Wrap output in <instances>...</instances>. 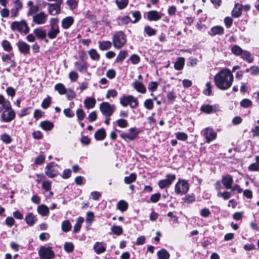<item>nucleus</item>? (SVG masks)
<instances>
[{"label": "nucleus", "instance_id": "1", "mask_svg": "<svg viewBox=\"0 0 259 259\" xmlns=\"http://www.w3.org/2000/svg\"><path fill=\"white\" fill-rule=\"evenodd\" d=\"M234 76L229 69L224 68L214 76V82L218 88L221 90L229 89L233 83Z\"/></svg>", "mask_w": 259, "mask_h": 259}, {"label": "nucleus", "instance_id": "2", "mask_svg": "<svg viewBox=\"0 0 259 259\" xmlns=\"http://www.w3.org/2000/svg\"><path fill=\"white\" fill-rule=\"evenodd\" d=\"M0 105L5 109L2 115V118L5 122H10L15 117V112L12 109L9 101L6 100L3 95H0Z\"/></svg>", "mask_w": 259, "mask_h": 259}, {"label": "nucleus", "instance_id": "3", "mask_svg": "<svg viewBox=\"0 0 259 259\" xmlns=\"http://www.w3.org/2000/svg\"><path fill=\"white\" fill-rule=\"evenodd\" d=\"M113 45L117 49H121L126 42V37L121 31L115 33L112 38Z\"/></svg>", "mask_w": 259, "mask_h": 259}, {"label": "nucleus", "instance_id": "4", "mask_svg": "<svg viewBox=\"0 0 259 259\" xmlns=\"http://www.w3.org/2000/svg\"><path fill=\"white\" fill-rule=\"evenodd\" d=\"M231 51L235 55L241 56V58L248 63H251L253 61V58L251 56L250 53L247 51L243 50L238 45H234L232 47Z\"/></svg>", "mask_w": 259, "mask_h": 259}, {"label": "nucleus", "instance_id": "5", "mask_svg": "<svg viewBox=\"0 0 259 259\" xmlns=\"http://www.w3.org/2000/svg\"><path fill=\"white\" fill-rule=\"evenodd\" d=\"M11 28L12 30H17L20 33L27 34L29 31V28L25 20L21 21H14L12 23Z\"/></svg>", "mask_w": 259, "mask_h": 259}, {"label": "nucleus", "instance_id": "6", "mask_svg": "<svg viewBox=\"0 0 259 259\" xmlns=\"http://www.w3.org/2000/svg\"><path fill=\"white\" fill-rule=\"evenodd\" d=\"M120 103L123 107L129 105L132 108H135L138 105V101L132 95L124 96L120 100Z\"/></svg>", "mask_w": 259, "mask_h": 259}, {"label": "nucleus", "instance_id": "7", "mask_svg": "<svg viewBox=\"0 0 259 259\" xmlns=\"http://www.w3.org/2000/svg\"><path fill=\"white\" fill-rule=\"evenodd\" d=\"M38 254L40 259H53L55 253L51 247L42 246L38 250Z\"/></svg>", "mask_w": 259, "mask_h": 259}, {"label": "nucleus", "instance_id": "8", "mask_svg": "<svg viewBox=\"0 0 259 259\" xmlns=\"http://www.w3.org/2000/svg\"><path fill=\"white\" fill-rule=\"evenodd\" d=\"M189 189V183L185 180H181L178 181L175 187V192L177 194H185L188 192Z\"/></svg>", "mask_w": 259, "mask_h": 259}, {"label": "nucleus", "instance_id": "9", "mask_svg": "<svg viewBox=\"0 0 259 259\" xmlns=\"http://www.w3.org/2000/svg\"><path fill=\"white\" fill-rule=\"evenodd\" d=\"M100 110L103 115L106 117H110L114 112L115 109L114 105H111L109 103L104 102L100 105Z\"/></svg>", "mask_w": 259, "mask_h": 259}, {"label": "nucleus", "instance_id": "10", "mask_svg": "<svg viewBox=\"0 0 259 259\" xmlns=\"http://www.w3.org/2000/svg\"><path fill=\"white\" fill-rule=\"evenodd\" d=\"M59 166L53 162L47 165L46 167V174L50 178L56 177L58 174Z\"/></svg>", "mask_w": 259, "mask_h": 259}, {"label": "nucleus", "instance_id": "11", "mask_svg": "<svg viewBox=\"0 0 259 259\" xmlns=\"http://www.w3.org/2000/svg\"><path fill=\"white\" fill-rule=\"evenodd\" d=\"M176 175L167 174L165 179L161 180L158 182V186L160 189L169 187L176 179Z\"/></svg>", "mask_w": 259, "mask_h": 259}, {"label": "nucleus", "instance_id": "12", "mask_svg": "<svg viewBox=\"0 0 259 259\" xmlns=\"http://www.w3.org/2000/svg\"><path fill=\"white\" fill-rule=\"evenodd\" d=\"M45 5H48L49 6L48 11L50 15H56L60 13L61 11V5L63 3H59V2H56V3L51 4L47 3L44 2Z\"/></svg>", "mask_w": 259, "mask_h": 259}, {"label": "nucleus", "instance_id": "13", "mask_svg": "<svg viewBox=\"0 0 259 259\" xmlns=\"http://www.w3.org/2000/svg\"><path fill=\"white\" fill-rule=\"evenodd\" d=\"M202 132H203V136L207 143H209L211 141L215 140L217 137V133L209 127L204 128Z\"/></svg>", "mask_w": 259, "mask_h": 259}, {"label": "nucleus", "instance_id": "14", "mask_svg": "<svg viewBox=\"0 0 259 259\" xmlns=\"http://www.w3.org/2000/svg\"><path fill=\"white\" fill-rule=\"evenodd\" d=\"M48 15L44 12L37 13L33 16V21L37 25L44 24L47 21Z\"/></svg>", "mask_w": 259, "mask_h": 259}, {"label": "nucleus", "instance_id": "15", "mask_svg": "<svg viewBox=\"0 0 259 259\" xmlns=\"http://www.w3.org/2000/svg\"><path fill=\"white\" fill-rule=\"evenodd\" d=\"M138 134V132H136V127H132L129 130L128 133H122L120 135V136L125 140L133 141L136 139Z\"/></svg>", "mask_w": 259, "mask_h": 259}, {"label": "nucleus", "instance_id": "16", "mask_svg": "<svg viewBox=\"0 0 259 259\" xmlns=\"http://www.w3.org/2000/svg\"><path fill=\"white\" fill-rule=\"evenodd\" d=\"M14 8L10 11L11 17L15 18L19 15V12L22 9V3L18 1H14Z\"/></svg>", "mask_w": 259, "mask_h": 259}, {"label": "nucleus", "instance_id": "17", "mask_svg": "<svg viewBox=\"0 0 259 259\" xmlns=\"http://www.w3.org/2000/svg\"><path fill=\"white\" fill-rule=\"evenodd\" d=\"M19 51L24 55L28 54L30 52V46L23 41H19L17 44Z\"/></svg>", "mask_w": 259, "mask_h": 259}, {"label": "nucleus", "instance_id": "18", "mask_svg": "<svg viewBox=\"0 0 259 259\" xmlns=\"http://www.w3.org/2000/svg\"><path fill=\"white\" fill-rule=\"evenodd\" d=\"M222 182L226 189H230L232 188L233 179L232 177L227 175L223 177Z\"/></svg>", "mask_w": 259, "mask_h": 259}, {"label": "nucleus", "instance_id": "19", "mask_svg": "<svg viewBox=\"0 0 259 259\" xmlns=\"http://www.w3.org/2000/svg\"><path fill=\"white\" fill-rule=\"evenodd\" d=\"M147 18L149 21H157L161 19V15L156 11H150L147 13Z\"/></svg>", "mask_w": 259, "mask_h": 259}, {"label": "nucleus", "instance_id": "20", "mask_svg": "<svg viewBox=\"0 0 259 259\" xmlns=\"http://www.w3.org/2000/svg\"><path fill=\"white\" fill-rule=\"evenodd\" d=\"M74 22V19L72 17H67L64 18L61 22L62 27L65 29L69 28Z\"/></svg>", "mask_w": 259, "mask_h": 259}, {"label": "nucleus", "instance_id": "21", "mask_svg": "<svg viewBox=\"0 0 259 259\" xmlns=\"http://www.w3.org/2000/svg\"><path fill=\"white\" fill-rule=\"evenodd\" d=\"M26 223L30 226H33L37 221L36 215L32 213H28L25 217Z\"/></svg>", "mask_w": 259, "mask_h": 259}, {"label": "nucleus", "instance_id": "22", "mask_svg": "<svg viewBox=\"0 0 259 259\" xmlns=\"http://www.w3.org/2000/svg\"><path fill=\"white\" fill-rule=\"evenodd\" d=\"M224 33V28L220 26H215L211 28L209 34L211 35H222Z\"/></svg>", "mask_w": 259, "mask_h": 259}, {"label": "nucleus", "instance_id": "23", "mask_svg": "<svg viewBox=\"0 0 259 259\" xmlns=\"http://www.w3.org/2000/svg\"><path fill=\"white\" fill-rule=\"evenodd\" d=\"M74 64L76 68L80 72L85 73L87 71L88 65L85 62L77 61Z\"/></svg>", "mask_w": 259, "mask_h": 259}, {"label": "nucleus", "instance_id": "24", "mask_svg": "<svg viewBox=\"0 0 259 259\" xmlns=\"http://www.w3.org/2000/svg\"><path fill=\"white\" fill-rule=\"evenodd\" d=\"M94 249L97 254H101L104 252L106 248L103 245L102 242H96L94 245Z\"/></svg>", "mask_w": 259, "mask_h": 259}, {"label": "nucleus", "instance_id": "25", "mask_svg": "<svg viewBox=\"0 0 259 259\" xmlns=\"http://www.w3.org/2000/svg\"><path fill=\"white\" fill-rule=\"evenodd\" d=\"M133 86L137 92L142 94L145 93L146 91V89L144 84L141 82L138 81H134L133 83Z\"/></svg>", "mask_w": 259, "mask_h": 259}, {"label": "nucleus", "instance_id": "26", "mask_svg": "<svg viewBox=\"0 0 259 259\" xmlns=\"http://www.w3.org/2000/svg\"><path fill=\"white\" fill-rule=\"evenodd\" d=\"M106 132L104 128L98 130L95 133V138L98 141H101L105 139Z\"/></svg>", "mask_w": 259, "mask_h": 259}, {"label": "nucleus", "instance_id": "27", "mask_svg": "<svg viewBox=\"0 0 259 259\" xmlns=\"http://www.w3.org/2000/svg\"><path fill=\"white\" fill-rule=\"evenodd\" d=\"M96 103V100L93 98H87L84 101V106L87 109L94 108Z\"/></svg>", "mask_w": 259, "mask_h": 259}, {"label": "nucleus", "instance_id": "28", "mask_svg": "<svg viewBox=\"0 0 259 259\" xmlns=\"http://www.w3.org/2000/svg\"><path fill=\"white\" fill-rule=\"evenodd\" d=\"M59 32L60 30L58 27H51L48 32V35L50 39H54L56 37Z\"/></svg>", "mask_w": 259, "mask_h": 259}, {"label": "nucleus", "instance_id": "29", "mask_svg": "<svg viewBox=\"0 0 259 259\" xmlns=\"http://www.w3.org/2000/svg\"><path fill=\"white\" fill-rule=\"evenodd\" d=\"M111 46V42L108 40L99 42V49L102 51L107 50L109 49Z\"/></svg>", "mask_w": 259, "mask_h": 259}, {"label": "nucleus", "instance_id": "30", "mask_svg": "<svg viewBox=\"0 0 259 259\" xmlns=\"http://www.w3.org/2000/svg\"><path fill=\"white\" fill-rule=\"evenodd\" d=\"M242 6L239 4H236L232 12V16L236 18L239 17L242 14Z\"/></svg>", "mask_w": 259, "mask_h": 259}, {"label": "nucleus", "instance_id": "31", "mask_svg": "<svg viewBox=\"0 0 259 259\" xmlns=\"http://www.w3.org/2000/svg\"><path fill=\"white\" fill-rule=\"evenodd\" d=\"M37 212L42 216H46L49 213V209L46 205L41 204L38 206Z\"/></svg>", "mask_w": 259, "mask_h": 259}, {"label": "nucleus", "instance_id": "32", "mask_svg": "<svg viewBox=\"0 0 259 259\" xmlns=\"http://www.w3.org/2000/svg\"><path fill=\"white\" fill-rule=\"evenodd\" d=\"M40 126L45 131H51L54 124L52 122L49 121H44L40 123Z\"/></svg>", "mask_w": 259, "mask_h": 259}, {"label": "nucleus", "instance_id": "33", "mask_svg": "<svg viewBox=\"0 0 259 259\" xmlns=\"http://www.w3.org/2000/svg\"><path fill=\"white\" fill-rule=\"evenodd\" d=\"M185 63V59L183 57L179 58L175 63V68L177 70L183 69Z\"/></svg>", "mask_w": 259, "mask_h": 259}, {"label": "nucleus", "instance_id": "34", "mask_svg": "<svg viewBox=\"0 0 259 259\" xmlns=\"http://www.w3.org/2000/svg\"><path fill=\"white\" fill-rule=\"evenodd\" d=\"M2 59L4 62L10 64L11 67H14L16 66L15 62L12 59L10 55L8 54L3 55L2 57Z\"/></svg>", "mask_w": 259, "mask_h": 259}, {"label": "nucleus", "instance_id": "35", "mask_svg": "<svg viewBox=\"0 0 259 259\" xmlns=\"http://www.w3.org/2000/svg\"><path fill=\"white\" fill-rule=\"evenodd\" d=\"M157 256L159 259H169L170 255L166 250L162 249L157 252Z\"/></svg>", "mask_w": 259, "mask_h": 259}, {"label": "nucleus", "instance_id": "36", "mask_svg": "<svg viewBox=\"0 0 259 259\" xmlns=\"http://www.w3.org/2000/svg\"><path fill=\"white\" fill-rule=\"evenodd\" d=\"M33 33L38 38L40 39L44 38L46 36V31L40 28H36L34 30Z\"/></svg>", "mask_w": 259, "mask_h": 259}, {"label": "nucleus", "instance_id": "37", "mask_svg": "<svg viewBox=\"0 0 259 259\" xmlns=\"http://www.w3.org/2000/svg\"><path fill=\"white\" fill-rule=\"evenodd\" d=\"M200 110L201 112L206 114H210L214 112L213 107L209 105H204L202 106Z\"/></svg>", "mask_w": 259, "mask_h": 259}, {"label": "nucleus", "instance_id": "38", "mask_svg": "<svg viewBox=\"0 0 259 259\" xmlns=\"http://www.w3.org/2000/svg\"><path fill=\"white\" fill-rule=\"evenodd\" d=\"M137 179V176L134 173H132L129 176L125 177L124 179V182L126 184H130L134 182Z\"/></svg>", "mask_w": 259, "mask_h": 259}, {"label": "nucleus", "instance_id": "39", "mask_svg": "<svg viewBox=\"0 0 259 259\" xmlns=\"http://www.w3.org/2000/svg\"><path fill=\"white\" fill-rule=\"evenodd\" d=\"M127 55V52L125 50L120 51L118 54L115 61L116 62H122Z\"/></svg>", "mask_w": 259, "mask_h": 259}, {"label": "nucleus", "instance_id": "40", "mask_svg": "<svg viewBox=\"0 0 259 259\" xmlns=\"http://www.w3.org/2000/svg\"><path fill=\"white\" fill-rule=\"evenodd\" d=\"M88 53L92 60L96 61L99 60L100 55L95 49H93L90 50L88 52Z\"/></svg>", "mask_w": 259, "mask_h": 259}, {"label": "nucleus", "instance_id": "41", "mask_svg": "<svg viewBox=\"0 0 259 259\" xmlns=\"http://www.w3.org/2000/svg\"><path fill=\"white\" fill-rule=\"evenodd\" d=\"M84 221V219L82 217H79L77 220V222L74 226L73 232L74 233L78 232L81 228V224Z\"/></svg>", "mask_w": 259, "mask_h": 259}, {"label": "nucleus", "instance_id": "42", "mask_svg": "<svg viewBox=\"0 0 259 259\" xmlns=\"http://www.w3.org/2000/svg\"><path fill=\"white\" fill-rule=\"evenodd\" d=\"M61 228L64 232H67L70 230L71 225L69 221H64L62 223Z\"/></svg>", "mask_w": 259, "mask_h": 259}, {"label": "nucleus", "instance_id": "43", "mask_svg": "<svg viewBox=\"0 0 259 259\" xmlns=\"http://www.w3.org/2000/svg\"><path fill=\"white\" fill-rule=\"evenodd\" d=\"M117 208L122 211H125L128 207V204L124 200H120L117 203Z\"/></svg>", "mask_w": 259, "mask_h": 259}, {"label": "nucleus", "instance_id": "44", "mask_svg": "<svg viewBox=\"0 0 259 259\" xmlns=\"http://www.w3.org/2000/svg\"><path fill=\"white\" fill-rule=\"evenodd\" d=\"M55 89L61 95H64L66 93V90L62 83H58L55 85Z\"/></svg>", "mask_w": 259, "mask_h": 259}, {"label": "nucleus", "instance_id": "45", "mask_svg": "<svg viewBox=\"0 0 259 259\" xmlns=\"http://www.w3.org/2000/svg\"><path fill=\"white\" fill-rule=\"evenodd\" d=\"M111 230L113 234L117 235H120L123 232L122 228L119 226H113L111 228Z\"/></svg>", "mask_w": 259, "mask_h": 259}, {"label": "nucleus", "instance_id": "46", "mask_svg": "<svg viewBox=\"0 0 259 259\" xmlns=\"http://www.w3.org/2000/svg\"><path fill=\"white\" fill-rule=\"evenodd\" d=\"M128 0H116V3L119 9L125 8L128 4Z\"/></svg>", "mask_w": 259, "mask_h": 259}, {"label": "nucleus", "instance_id": "47", "mask_svg": "<svg viewBox=\"0 0 259 259\" xmlns=\"http://www.w3.org/2000/svg\"><path fill=\"white\" fill-rule=\"evenodd\" d=\"M231 193L228 191L224 192H219L217 193V196L219 197H222L224 199L227 200L231 197Z\"/></svg>", "mask_w": 259, "mask_h": 259}, {"label": "nucleus", "instance_id": "48", "mask_svg": "<svg viewBox=\"0 0 259 259\" xmlns=\"http://www.w3.org/2000/svg\"><path fill=\"white\" fill-rule=\"evenodd\" d=\"M78 2V0H67L66 3L69 6L70 9L73 10L77 7Z\"/></svg>", "mask_w": 259, "mask_h": 259}, {"label": "nucleus", "instance_id": "49", "mask_svg": "<svg viewBox=\"0 0 259 259\" xmlns=\"http://www.w3.org/2000/svg\"><path fill=\"white\" fill-rule=\"evenodd\" d=\"M145 32L148 36H152L156 34V30L149 26H146L144 29Z\"/></svg>", "mask_w": 259, "mask_h": 259}, {"label": "nucleus", "instance_id": "50", "mask_svg": "<svg viewBox=\"0 0 259 259\" xmlns=\"http://www.w3.org/2000/svg\"><path fill=\"white\" fill-rule=\"evenodd\" d=\"M51 98L48 96L47 98L45 99L41 103V107L44 109H47L51 104Z\"/></svg>", "mask_w": 259, "mask_h": 259}, {"label": "nucleus", "instance_id": "51", "mask_svg": "<svg viewBox=\"0 0 259 259\" xmlns=\"http://www.w3.org/2000/svg\"><path fill=\"white\" fill-rule=\"evenodd\" d=\"M252 104L251 100L248 99H244L240 102V105L243 108H248Z\"/></svg>", "mask_w": 259, "mask_h": 259}, {"label": "nucleus", "instance_id": "52", "mask_svg": "<svg viewBox=\"0 0 259 259\" xmlns=\"http://www.w3.org/2000/svg\"><path fill=\"white\" fill-rule=\"evenodd\" d=\"M64 249L68 252H71L74 248V245L71 242H66L64 246Z\"/></svg>", "mask_w": 259, "mask_h": 259}, {"label": "nucleus", "instance_id": "53", "mask_svg": "<svg viewBox=\"0 0 259 259\" xmlns=\"http://www.w3.org/2000/svg\"><path fill=\"white\" fill-rule=\"evenodd\" d=\"M144 105V107L148 110H151L153 108V103L151 99L146 100Z\"/></svg>", "mask_w": 259, "mask_h": 259}, {"label": "nucleus", "instance_id": "54", "mask_svg": "<svg viewBox=\"0 0 259 259\" xmlns=\"http://www.w3.org/2000/svg\"><path fill=\"white\" fill-rule=\"evenodd\" d=\"M176 138L182 141H185L188 138V136L186 134L183 132H179L176 134Z\"/></svg>", "mask_w": 259, "mask_h": 259}, {"label": "nucleus", "instance_id": "55", "mask_svg": "<svg viewBox=\"0 0 259 259\" xmlns=\"http://www.w3.org/2000/svg\"><path fill=\"white\" fill-rule=\"evenodd\" d=\"M117 95V92L116 90L112 89L107 91L106 97L109 99L110 97L115 98Z\"/></svg>", "mask_w": 259, "mask_h": 259}, {"label": "nucleus", "instance_id": "56", "mask_svg": "<svg viewBox=\"0 0 259 259\" xmlns=\"http://www.w3.org/2000/svg\"><path fill=\"white\" fill-rule=\"evenodd\" d=\"M249 170L251 171H258L259 170V164L257 163H252L248 166Z\"/></svg>", "mask_w": 259, "mask_h": 259}, {"label": "nucleus", "instance_id": "57", "mask_svg": "<svg viewBox=\"0 0 259 259\" xmlns=\"http://www.w3.org/2000/svg\"><path fill=\"white\" fill-rule=\"evenodd\" d=\"M2 46L4 49L6 51L9 52L12 49L10 43L8 40H4L2 42Z\"/></svg>", "mask_w": 259, "mask_h": 259}, {"label": "nucleus", "instance_id": "58", "mask_svg": "<svg viewBox=\"0 0 259 259\" xmlns=\"http://www.w3.org/2000/svg\"><path fill=\"white\" fill-rule=\"evenodd\" d=\"M76 114L78 119L79 120H83L85 117V113L81 109H77Z\"/></svg>", "mask_w": 259, "mask_h": 259}, {"label": "nucleus", "instance_id": "59", "mask_svg": "<svg viewBox=\"0 0 259 259\" xmlns=\"http://www.w3.org/2000/svg\"><path fill=\"white\" fill-rule=\"evenodd\" d=\"M183 200L188 203H190L195 201V196L193 194L186 196L183 198Z\"/></svg>", "mask_w": 259, "mask_h": 259}, {"label": "nucleus", "instance_id": "60", "mask_svg": "<svg viewBox=\"0 0 259 259\" xmlns=\"http://www.w3.org/2000/svg\"><path fill=\"white\" fill-rule=\"evenodd\" d=\"M117 125L120 127L124 128L127 125V121L125 119H120L116 121Z\"/></svg>", "mask_w": 259, "mask_h": 259}, {"label": "nucleus", "instance_id": "61", "mask_svg": "<svg viewBox=\"0 0 259 259\" xmlns=\"http://www.w3.org/2000/svg\"><path fill=\"white\" fill-rule=\"evenodd\" d=\"M206 89L203 91V93L205 95L209 96L211 93V85L209 82H207L206 83Z\"/></svg>", "mask_w": 259, "mask_h": 259}, {"label": "nucleus", "instance_id": "62", "mask_svg": "<svg viewBox=\"0 0 259 259\" xmlns=\"http://www.w3.org/2000/svg\"><path fill=\"white\" fill-rule=\"evenodd\" d=\"M69 77L71 81H75L78 77V73L75 71H71L69 74Z\"/></svg>", "mask_w": 259, "mask_h": 259}, {"label": "nucleus", "instance_id": "63", "mask_svg": "<svg viewBox=\"0 0 259 259\" xmlns=\"http://www.w3.org/2000/svg\"><path fill=\"white\" fill-rule=\"evenodd\" d=\"M38 11V7L37 6L31 7L27 13L28 16H30Z\"/></svg>", "mask_w": 259, "mask_h": 259}, {"label": "nucleus", "instance_id": "64", "mask_svg": "<svg viewBox=\"0 0 259 259\" xmlns=\"http://www.w3.org/2000/svg\"><path fill=\"white\" fill-rule=\"evenodd\" d=\"M97 118V115L95 111H93L89 114L88 117V119L89 121L93 122L95 121Z\"/></svg>", "mask_w": 259, "mask_h": 259}]
</instances>
